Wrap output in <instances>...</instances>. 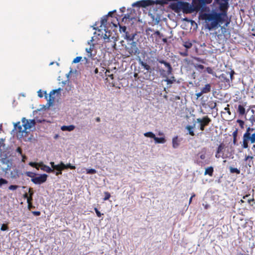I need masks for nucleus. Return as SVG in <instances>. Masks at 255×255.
Segmentation results:
<instances>
[{
  "instance_id": "1",
  "label": "nucleus",
  "mask_w": 255,
  "mask_h": 255,
  "mask_svg": "<svg viewBox=\"0 0 255 255\" xmlns=\"http://www.w3.org/2000/svg\"><path fill=\"white\" fill-rule=\"evenodd\" d=\"M219 9L221 12L205 14L204 18L206 20L211 21L207 24V27L209 30H212L217 27L219 23L222 24L228 19L227 10L228 8V1L224 2H219Z\"/></svg>"
},
{
  "instance_id": "2",
  "label": "nucleus",
  "mask_w": 255,
  "mask_h": 255,
  "mask_svg": "<svg viewBox=\"0 0 255 255\" xmlns=\"http://www.w3.org/2000/svg\"><path fill=\"white\" fill-rule=\"evenodd\" d=\"M158 62L161 64L164 65L165 67L167 68V71L164 69H159V72L162 77H165L166 79L164 80V81L166 82L167 84H171L176 82V80L174 76L171 77L170 78L167 77L168 76L172 74V68L170 64L162 59L157 60Z\"/></svg>"
},
{
  "instance_id": "3",
  "label": "nucleus",
  "mask_w": 255,
  "mask_h": 255,
  "mask_svg": "<svg viewBox=\"0 0 255 255\" xmlns=\"http://www.w3.org/2000/svg\"><path fill=\"white\" fill-rule=\"evenodd\" d=\"M255 129L254 128L251 127H248L247 128L243 137L242 147L243 148H248L249 146V143L252 144L255 143V132L253 133Z\"/></svg>"
},
{
  "instance_id": "4",
  "label": "nucleus",
  "mask_w": 255,
  "mask_h": 255,
  "mask_svg": "<svg viewBox=\"0 0 255 255\" xmlns=\"http://www.w3.org/2000/svg\"><path fill=\"white\" fill-rule=\"evenodd\" d=\"M139 64L141 67L146 70V72L144 73V79L150 81L154 80V73L153 70L151 68L150 66L146 62L141 60H140Z\"/></svg>"
},
{
  "instance_id": "5",
  "label": "nucleus",
  "mask_w": 255,
  "mask_h": 255,
  "mask_svg": "<svg viewBox=\"0 0 255 255\" xmlns=\"http://www.w3.org/2000/svg\"><path fill=\"white\" fill-rule=\"evenodd\" d=\"M196 3L192 0V5L190 4L187 2H182V8L181 10L184 13L188 14L191 13L194 11H198L199 10L198 7H197Z\"/></svg>"
},
{
  "instance_id": "6",
  "label": "nucleus",
  "mask_w": 255,
  "mask_h": 255,
  "mask_svg": "<svg viewBox=\"0 0 255 255\" xmlns=\"http://www.w3.org/2000/svg\"><path fill=\"white\" fill-rule=\"evenodd\" d=\"M154 3L161 4L162 3V1L153 0H142L134 3L132 4V6H137L139 7H145L148 6L152 5Z\"/></svg>"
},
{
  "instance_id": "7",
  "label": "nucleus",
  "mask_w": 255,
  "mask_h": 255,
  "mask_svg": "<svg viewBox=\"0 0 255 255\" xmlns=\"http://www.w3.org/2000/svg\"><path fill=\"white\" fill-rule=\"evenodd\" d=\"M86 69L91 73L94 68L99 65L100 61L98 60L94 59H88L85 57Z\"/></svg>"
},
{
  "instance_id": "8",
  "label": "nucleus",
  "mask_w": 255,
  "mask_h": 255,
  "mask_svg": "<svg viewBox=\"0 0 255 255\" xmlns=\"http://www.w3.org/2000/svg\"><path fill=\"white\" fill-rule=\"evenodd\" d=\"M196 122L199 124V129L201 131L205 129L206 127L208 126L211 122V119L207 116L202 118L197 119Z\"/></svg>"
},
{
  "instance_id": "9",
  "label": "nucleus",
  "mask_w": 255,
  "mask_h": 255,
  "mask_svg": "<svg viewBox=\"0 0 255 255\" xmlns=\"http://www.w3.org/2000/svg\"><path fill=\"white\" fill-rule=\"evenodd\" d=\"M126 51L128 53L127 56L129 57L130 55H135L139 53V50L137 47L136 43L134 41H132L129 45V47L126 48Z\"/></svg>"
},
{
  "instance_id": "10",
  "label": "nucleus",
  "mask_w": 255,
  "mask_h": 255,
  "mask_svg": "<svg viewBox=\"0 0 255 255\" xmlns=\"http://www.w3.org/2000/svg\"><path fill=\"white\" fill-rule=\"evenodd\" d=\"M22 126L24 127V130L26 132V130L30 129L32 127H34L36 124L34 120H28L25 118L22 119Z\"/></svg>"
},
{
  "instance_id": "11",
  "label": "nucleus",
  "mask_w": 255,
  "mask_h": 255,
  "mask_svg": "<svg viewBox=\"0 0 255 255\" xmlns=\"http://www.w3.org/2000/svg\"><path fill=\"white\" fill-rule=\"evenodd\" d=\"M212 86L210 84H206L204 87L201 88L200 92L195 94L196 99H198L203 94L209 93L211 91Z\"/></svg>"
},
{
  "instance_id": "12",
  "label": "nucleus",
  "mask_w": 255,
  "mask_h": 255,
  "mask_svg": "<svg viewBox=\"0 0 255 255\" xmlns=\"http://www.w3.org/2000/svg\"><path fill=\"white\" fill-rule=\"evenodd\" d=\"M47 178V175L46 174H40L38 176H35L34 178L31 179V181L35 184H41L44 183Z\"/></svg>"
},
{
  "instance_id": "13",
  "label": "nucleus",
  "mask_w": 255,
  "mask_h": 255,
  "mask_svg": "<svg viewBox=\"0 0 255 255\" xmlns=\"http://www.w3.org/2000/svg\"><path fill=\"white\" fill-rule=\"evenodd\" d=\"M225 149V144L224 143H221L217 147L216 153L215 157L217 158H219L220 157H222L223 158H225L226 156L224 155V151Z\"/></svg>"
},
{
  "instance_id": "14",
  "label": "nucleus",
  "mask_w": 255,
  "mask_h": 255,
  "mask_svg": "<svg viewBox=\"0 0 255 255\" xmlns=\"http://www.w3.org/2000/svg\"><path fill=\"white\" fill-rule=\"evenodd\" d=\"M172 2L169 5V7L176 13H179L181 11L182 8L181 1Z\"/></svg>"
},
{
  "instance_id": "15",
  "label": "nucleus",
  "mask_w": 255,
  "mask_h": 255,
  "mask_svg": "<svg viewBox=\"0 0 255 255\" xmlns=\"http://www.w3.org/2000/svg\"><path fill=\"white\" fill-rule=\"evenodd\" d=\"M227 74L229 75L230 80L229 78H226L224 74H222L221 75V78L227 83L226 86L229 88L230 87L231 82H232L233 79V76L235 74V72L233 70H232L230 72L227 73Z\"/></svg>"
},
{
  "instance_id": "16",
  "label": "nucleus",
  "mask_w": 255,
  "mask_h": 255,
  "mask_svg": "<svg viewBox=\"0 0 255 255\" xmlns=\"http://www.w3.org/2000/svg\"><path fill=\"white\" fill-rule=\"evenodd\" d=\"M196 3V7L200 10V9L206 4H210L212 2V0H193Z\"/></svg>"
},
{
  "instance_id": "17",
  "label": "nucleus",
  "mask_w": 255,
  "mask_h": 255,
  "mask_svg": "<svg viewBox=\"0 0 255 255\" xmlns=\"http://www.w3.org/2000/svg\"><path fill=\"white\" fill-rule=\"evenodd\" d=\"M22 174L21 172L15 167L13 168V170L10 172V176L12 179L18 178Z\"/></svg>"
},
{
  "instance_id": "18",
  "label": "nucleus",
  "mask_w": 255,
  "mask_h": 255,
  "mask_svg": "<svg viewBox=\"0 0 255 255\" xmlns=\"http://www.w3.org/2000/svg\"><path fill=\"white\" fill-rule=\"evenodd\" d=\"M61 90V88H59L58 89L53 90L50 92V93L49 94V99L48 100L49 102H54L55 97H53V95L56 93L60 94V92Z\"/></svg>"
},
{
  "instance_id": "19",
  "label": "nucleus",
  "mask_w": 255,
  "mask_h": 255,
  "mask_svg": "<svg viewBox=\"0 0 255 255\" xmlns=\"http://www.w3.org/2000/svg\"><path fill=\"white\" fill-rule=\"evenodd\" d=\"M207 149L204 147L197 154V156L201 160H204L206 157Z\"/></svg>"
},
{
  "instance_id": "20",
  "label": "nucleus",
  "mask_w": 255,
  "mask_h": 255,
  "mask_svg": "<svg viewBox=\"0 0 255 255\" xmlns=\"http://www.w3.org/2000/svg\"><path fill=\"white\" fill-rule=\"evenodd\" d=\"M237 112L239 116H245L246 117V109L243 105H239L238 107Z\"/></svg>"
},
{
  "instance_id": "21",
  "label": "nucleus",
  "mask_w": 255,
  "mask_h": 255,
  "mask_svg": "<svg viewBox=\"0 0 255 255\" xmlns=\"http://www.w3.org/2000/svg\"><path fill=\"white\" fill-rule=\"evenodd\" d=\"M136 35V33L130 34L128 31H126L125 33V39L128 41H133L135 39Z\"/></svg>"
},
{
  "instance_id": "22",
  "label": "nucleus",
  "mask_w": 255,
  "mask_h": 255,
  "mask_svg": "<svg viewBox=\"0 0 255 255\" xmlns=\"http://www.w3.org/2000/svg\"><path fill=\"white\" fill-rule=\"evenodd\" d=\"M2 161L3 163L7 165L6 167H5V171L9 170L12 167V161L7 158L2 159Z\"/></svg>"
},
{
  "instance_id": "23",
  "label": "nucleus",
  "mask_w": 255,
  "mask_h": 255,
  "mask_svg": "<svg viewBox=\"0 0 255 255\" xmlns=\"http://www.w3.org/2000/svg\"><path fill=\"white\" fill-rule=\"evenodd\" d=\"M253 159L254 157L253 156L245 155L244 160L246 161L250 167H251L254 164Z\"/></svg>"
},
{
  "instance_id": "24",
  "label": "nucleus",
  "mask_w": 255,
  "mask_h": 255,
  "mask_svg": "<svg viewBox=\"0 0 255 255\" xmlns=\"http://www.w3.org/2000/svg\"><path fill=\"white\" fill-rule=\"evenodd\" d=\"M180 140L178 139V136H176L172 138V146L174 148H177L180 144Z\"/></svg>"
},
{
  "instance_id": "25",
  "label": "nucleus",
  "mask_w": 255,
  "mask_h": 255,
  "mask_svg": "<svg viewBox=\"0 0 255 255\" xmlns=\"http://www.w3.org/2000/svg\"><path fill=\"white\" fill-rule=\"evenodd\" d=\"M22 126L20 125V122H18L17 123L14 124V128L19 133H23L25 132V131L24 130V128H22Z\"/></svg>"
},
{
  "instance_id": "26",
  "label": "nucleus",
  "mask_w": 255,
  "mask_h": 255,
  "mask_svg": "<svg viewBox=\"0 0 255 255\" xmlns=\"http://www.w3.org/2000/svg\"><path fill=\"white\" fill-rule=\"evenodd\" d=\"M94 44H90V47L89 48H86L85 50L87 53L88 56L89 58L92 57V51L94 49Z\"/></svg>"
},
{
  "instance_id": "27",
  "label": "nucleus",
  "mask_w": 255,
  "mask_h": 255,
  "mask_svg": "<svg viewBox=\"0 0 255 255\" xmlns=\"http://www.w3.org/2000/svg\"><path fill=\"white\" fill-rule=\"evenodd\" d=\"M194 126L195 124L193 126L188 125L186 127V129L188 130V133L191 136L195 135V133L194 131Z\"/></svg>"
},
{
  "instance_id": "28",
  "label": "nucleus",
  "mask_w": 255,
  "mask_h": 255,
  "mask_svg": "<svg viewBox=\"0 0 255 255\" xmlns=\"http://www.w3.org/2000/svg\"><path fill=\"white\" fill-rule=\"evenodd\" d=\"M41 169L47 173L53 172V169H52L48 166L44 165L43 164H42L41 166Z\"/></svg>"
},
{
  "instance_id": "29",
  "label": "nucleus",
  "mask_w": 255,
  "mask_h": 255,
  "mask_svg": "<svg viewBox=\"0 0 255 255\" xmlns=\"http://www.w3.org/2000/svg\"><path fill=\"white\" fill-rule=\"evenodd\" d=\"M75 126L74 125H70V126H63L61 127V129L63 131H72L74 129Z\"/></svg>"
},
{
  "instance_id": "30",
  "label": "nucleus",
  "mask_w": 255,
  "mask_h": 255,
  "mask_svg": "<svg viewBox=\"0 0 255 255\" xmlns=\"http://www.w3.org/2000/svg\"><path fill=\"white\" fill-rule=\"evenodd\" d=\"M110 32L106 31V33L103 36V38L105 42H109L111 41V39H114V37L111 38V35L110 34Z\"/></svg>"
},
{
  "instance_id": "31",
  "label": "nucleus",
  "mask_w": 255,
  "mask_h": 255,
  "mask_svg": "<svg viewBox=\"0 0 255 255\" xmlns=\"http://www.w3.org/2000/svg\"><path fill=\"white\" fill-rule=\"evenodd\" d=\"M214 169L212 166L209 167L206 169L204 174L205 175H209L210 176H212L213 174Z\"/></svg>"
},
{
  "instance_id": "32",
  "label": "nucleus",
  "mask_w": 255,
  "mask_h": 255,
  "mask_svg": "<svg viewBox=\"0 0 255 255\" xmlns=\"http://www.w3.org/2000/svg\"><path fill=\"white\" fill-rule=\"evenodd\" d=\"M64 166V163L63 162H61L60 164L58 165H56L55 167H54V170H56L57 171H60L64 170L63 166Z\"/></svg>"
},
{
  "instance_id": "33",
  "label": "nucleus",
  "mask_w": 255,
  "mask_h": 255,
  "mask_svg": "<svg viewBox=\"0 0 255 255\" xmlns=\"http://www.w3.org/2000/svg\"><path fill=\"white\" fill-rule=\"evenodd\" d=\"M155 142L156 143H164L165 142L166 140L164 137H158L156 136L154 139Z\"/></svg>"
},
{
  "instance_id": "34",
  "label": "nucleus",
  "mask_w": 255,
  "mask_h": 255,
  "mask_svg": "<svg viewBox=\"0 0 255 255\" xmlns=\"http://www.w3.org/2000/svg\"><path fill=\"white\" fill-rule=\"evenodd\" d=\"M105 68L101 66V64L100 63L99 75L100 77L104 78V73L105 72Z\"/></svg>"
},
{
  "instance_id": "35",
  "label": "nucleus",
  "mask_w": 255,
  "mask_h": 255,
  "mask_svg": "<svg viewBox=\"0 0 255 255\" xmlns=\"http://www.w3.org/2000/svg\"><path fill=\"white\" fill-rule=\"evenodd\" d=\"M99 66L100 64L96 66L94 69L90 73L91 74L93 75L94 74L96 77H99Z\"/></svg>"
},
{
  "instance_id": "36",
  "label": "nucleus",
  "mask_w": 255,
  "mask_h": 255,
  "mask_svg": "<svg viewBox=\"0 0 255 255\" xmlns=\"http://www.w3.org/2000/svg\"><path fill=\"white\" fill-rule=\"evenodd\" d=\"M238 133V129L237 128L233 132V143L234 145L236 144L237 143V137Z\"/></svg>"
},
{
  "instance_id": "37",
  "label": "nucleus",
  "mask_w": 255,
  "mask_h": 255,
  "mask_svg": "<svg viewBox=\"0 0 255 255\" xmlns=\"http://www.w3.org/2000/svg\"><path fill=\"white\" fill-rule=\"evenodd\" d=\"M145 137H150L154 139L155 135L151 131L146 132L144 133Z\"/></svg>"
},
{
  "instance_id": "38",
  "label": "nucleus",
  "mask_w": 255,
  "mask_h": 255,
  "mask_svg": "<svg viewBox=\"0 0 255 255\" xmlns=\"http://www.w3.org/2000/svg\"><path fill=\"white\" fill-rule=\"evenodd\" d=\"M230 171L231 173H236L239 174L240 173V170L237 168H234L232 167H230Z\"/></svg>"
},
{
  "instance_id": "39",
  "label": "nucleus",
  "mask_w": 255,
  "mask_h": 255,
  "mask_svg": "<svg viewBox=\"0 0 255 255\" xmlns=\"http://www.w3.org/2000/svg\"><path fill=\"white\" fill-rule=\"evenodd\" d=\"M183 46L186 48V49H188L192 47V44L189 41H185L184 42Z\"/></svg>"
},
{
  "instance_id": "40",
  "label": "nucleus",
  "mask_w": 255,
  "mask_h": 255,
  "mask_svg": "<svg viewBox=\"0 0 255 255\" xmlns=\"http://www.w3.org/2000/svg\"><path fill=\"white\" fill-rule=\"evenodd\" d=\"M67 168H70L71 169H75L76 168V167L74 165H71L70 163L67 164L66 165H65L64 164V166H63V169H67Z\"/></svg>"
},
{
  "instance_id": "41",
  "label": "nucleus",
  "mask_w": 255,
  "mask_h": 255,
  "mask_svg": "<svg viewBox=\"0 0 255 255\" xmlns=\"http://www.w3.org/2000/svg\"><path fill=\"white\" fill-rule=\"evenodd\" d=\"M25 175L30 177L31 179L34 178V177L36 176V174L35 173L30 172V171H27L25 172Z\"/></svg>"
},
{
  "instance_id": "42",
  "label": "nucleus",
  "mask_w": 255,
  "mask_h": 255,
  "mask_svg": "<svg viewBox=\"0 0 255 255\" xmlns=\"http://www.w3.org/2000/svg\"><path fill=\"white\" fill-rule=\"evenodd\" d=\"M237 122L239 124L240 128L242 129L244 128L245 122L243 120L238 119L237 120Z\"/></svg>"
},
{
  "instance_id": "43",
  "label": "nucleus",
  "mask_w": 255,
  "mask_h": 255,
  "mask_svg": "<svg viewBox=\"0 0 255 255\" xmlns=\"http://www.w3.org/2000/svg\"><path fill=\"white\" fill-rule=\"evenodd\" d=\"M96 173L97 171L95 169H86L87 174H95Z\"/></svg>"
},
{
  "instance_id": "44",
  "label": "nucleus",
  "mask_w": 255,
  "mask_h": 255,
  "mask_svg": "<svg viewBox=\"0 0 255 255\" xmlns=\"http://www.w3.org/2000/svg\"><path fill=\"white\" fill-rule=\"evenodd\" d=\"M104 194H105V197L104 198V201L109 200L110 199V198L111 197V194L108 192H105Z\"/></svg>"
},
{
  "instance_id": "45",
  "label": "nucleus",
  "mask_w": 255,
  "mask_h": 255,
  "mask_svg": "<svg viewBox=\"0 0 255 255\" xmlns=\"http://www.w3.org/2000/svg\"><path fill=\"white\" fill-rule=\"evenodd\" d=\"M131 20L132 19V18L130 17V15L128 14H127L126 15H125V16L122 19V21H126L127 20Z\"/></svg>"
},
{
  "instance_id": "46",
  "label": "nucleus",
  "mask_w": 255,
  "mask_h": 255,
  "mask_svg": "<svg viewBox=\"0 0 255 255\" xmlns=\"http://www.w3.org/2000/svg\"><path fill=\"white\" fill-rule=\"evenodd\" d=\"M193 58L194 60H195L196 61H197L198 62H201L203 64L205 63V60L203 59H201L200 57H193Z\"/></svg>"
},
{
  "instance_id": "47",
  "label": "nucleus",
  "mask_w": 255,
  "mask_h": 255,
  "mask_svg": "<svg viewBox=\"0 0 255 255\" xmlns=\"http://www.w3.org/2000/svg\"><path fill=\"white\" fill-rule=\"evenodd\" d=\"M120 31L122 33H126L127 31V27L126 26H122L120 25Z\"/></svg>"
},
{
  "instance_id": "48",
  "label": "nucleus",
  "mask_w": 255,
  "mask_h": 255,
  "mask_svg": "<svg viewBox=\"0 0 255 255\" xmlns=\"http://www.w3.org/2000/svg\"><path fill=\"white\" fill-rule=\"evenodd\" d=\"M8 183V181L3 178H0V187H1L2 185L6 184Z\"/></svg>"
},
{
  "instance_id": "49",
  "label": "nucleus",
  "mask_w": 255,
  "mask_h": 255,
  "mask_svg": "<svg viewBox=\"0 0 255 255\" xmlns=\"http://www.w3.org/2000/svg\"><path fill=\"white\" fill-rule=\"evenodd\" d=\"M18 187L19 186L18 185H11L8 187V189L13 191L16 190Z\"/></svg>"
},
{
  "instance_id": "50",
  "label": "nucleus",
  "mask_w": 255,
  "mask_h": 255,
  "mask_svg": "<svg viewBox=\"0 0 255 255\" xmlns=\"http://www.w3.org/2000/svg\"><path fill=\"white\" fill-rule=\"evenodd\" d=\"M82 59V57L81 56H78L76 57L73 61V63H77L79 62Z\"/></svg>"
},
{
  "instance_id": "51",
  "label": "nucleus",
  "mask_w": 255,
  "mask_h": 255,
  "mask_svg": "<svg viewBox=\"0 0 255 255\" xmlns=\"http://www.w3.org/2000/svg\"><path fill=\"white\" fill-rule=\"evenodd\" d=\"M179 54H180V55L182 56H188V49H186L183 51V52H180L179 53Z\"/></svg>"
},
{
  "instance_id": "52",
  "label": "nucleus",
  "mask_w": 255,
  "mask_h": 255,
  "mask_svg": "<svg viewBox=\"0 0 255 255\" xmlns=\"http://www.w3.org/2000/svg\"><path fill=\"white\" fill-rule=\"evenodd\" d=\"M1 231H5L8 230V226L7 225L2 224L0 228Z\"/></svg>"
},
{
  "instance_id": "53",
  "label": "nucleus",
  "mask_w": 255,
  "mask_h": 255,
  "mask_svg": "<svg viewBox=\"0 0 255 255\" xmlns=\"http://www.w3.org/2000/svg\"><path fill=\"white\" fill-rule=\"evenodd\" d=\"M206 71L209 74H213V73H214V71H213V69L211 67H208L206 68Z\"/></svg>"
},
{
  "instance_id": "54",
  "label": "nucleus",
  "mask_w": 255,
  "mask_h": 255,
  "mask_svg": "<svg viewBox=\"0 0 255 255\" xmlns=\"http://www.w3.org/2000/svg\"><path fill=\"white\" fill-rule=\"evenodd\" d=\"M195 162L197 164H198V165H202L204 164V162H203L202 161L200 160L199 159V158H197V159H196V161H195Z\"/></svg>"
},
{
  "instance_id": "55",
  "label": "nucleus",
  "mask_w": 255,
  "mask_h": 255,
  "mask_svg": "<svg viewBox=\"0 0 255 255\" xmlns=\"http://www.w3.org/2000/svg\"><path fill=\"white\" fill-rule=\"evenodd\" d=\"M194 67L196 69H201V70H203L204 68V66L203 65H201V64L195 65Z\"/></svg>"
},
{
  "instance_id": "56",
  "label": "nucleus",
  "mask_w": 255,
  "mask_h": 255,
  "mask_svg": "<svg viewBox=\"0 0 255 255\" xmlns=\"http://www.w3.org/2000/svg\"><path fill=\"white\" fill-rule=\"evenodd\" d=\"M229 107H230V105L229 104H228L227 105V107L224 108V110L226 111L229 115H231V112H230Z\"/></svg>"
},
{
  "instance_id": "57",
  "label": "nucleus",
  "mask_w": 255,
  "mask_h": 255,
  "mask_svg": "<svg viewBox=\"0 0 255 255\" xmlns=\"http://www.w3.org/2000/svg\"><path fill=\"white\" fill-rule=\"evenodd\" d=\"M94 210L97 214V216L98 217H101L102 216V214L101 212L98 210V209L97 208H95Z\"/></svg>"
},
{
  "instance_id": "58",
  "label": "nucleus",
  "mask_w": 255,
  "mask_h": 255,
  "mask_svg": "<svg viewBox=\"0 0 255 255\" xmlns=\"http://www.w3.org/2000/svg\"><path fill=\"white\" fill-rule=\"evenodd\" d=\"M217 106V104L215 102H212L210 105V108L211 109H214Z\"/></svg>"
},
{
  "instance_id": "59",
  "label": "nucleus",
  "mask_w": 255,
  "mask_h": 255,
  "mask_svg": "<svg viewBox=\"0 0 255 255\" xmlns=\"http://www.w3.org/2000/svg\"><path fill=\"white\" fill-rule=\"evenodd\" d=\"M107 17H105L104 18H103L101 20V24L102 25H105L107 23Z\"/></svg>"
},
{
  "instance_id": "60",
  "label": "nucleus",
  "mask_w": 255,
  "mask_h": 255,
  "mask_svg": "<svg viewBox=\"0 0 255 255\" xmlns=\"http://www.w3.org/2000/svg\"><path fill=\"white\" fill-rule=\"evenodd\" d=\"M247 201L252 206L253 205V204H252V202H255V200L253 198V199H248Z\"/></svg>"
},
{
  "instance_id": "61",
  "label": "nucleus",
  "mask_w": 255,
  "mask_h": 255,
  "mask_svg": "<svg viewBox=\"0 0 255 255\" xmlns=\"http://www.w3.org/2000/svg\"><path fill=\"white\" fill-rule=\"evenodd\" d=\"M32 213L34 215L36 216H38L40 215L41 213L40 211H32Z\"/></svg>"
},
{
  "instance_id": "62",
  "label": "nucleus",
  "mask_w": 255,
  "mask_h": 255,
  "mask_svg": "<svg viewBox=\"0 0 255 255\" xmlns=\"http://www.w3.org/2000/svg\"><path fill=\"white\" fill-rule=\"evenodd\" d=\"M28 204V209L30 210L31 208H35L33 205L32 202L30 203H27Z\"/></svg>"
},
{
  "instance_id": "63",
  "label": "nucleus",
  "mask_w": 255,
  "mask_h": 255,
  "mask_svg": "<svg viewBox=\"0 0 255 255\" xmlns=\"http://www.w3.org/2000/svg\"><path fill=\"white\" fill-rule=\"evenodd\" d=\"M28 193L29 194V196H32V195L33 194V190L32 188H30L29 189Z\"/></svg>"
},
{
  "instance_id": "64",
  "label": "nucleus",
  "mask_w": 255,
  "mask_h": 255,
  "mask_svg": "<svg viewBox=\"0 0 255 255\" xmlns=\"http://www.w3.org/2000/svg\"><path fill=\"white\" fill-rule=\"evenodd\" d=\"M16 151L18 153H19L20 155H22V149H21V148L20 147H17V149H16Z\"/></svg>"
}]
</instances>
